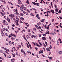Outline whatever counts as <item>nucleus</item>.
<instances>
[{"label": "nucleus", "mask_w": 62, "mask_h": 62, "mask_svg": "<svg viewBox=\"0 0 62 62\" xmlns=\"http://www.w3.org/2000/svg\"><path fill=\"white\" fill-rule=\"evenodd\" d=\"M2 12H3V13H3H2V12H0V13H1V14H2V16H4V14L5 15L6 14V13H5V12H4V11L3 10H2Z\"/></svg>", "instance_id": "obj_1"}, {"label": "nucleus", "mask_w": 62, "mask_h": 62, "mask_svg": "<svg viewBox=\"0 0 62 62\" xmlns=\"http://www.w3.org/2000/svg\"><path fill=\"white\" fill-rule=\"evenodd\" d=\"M3 23L4 24V25H5L6 24V25H8V23H7V22H6L5 20H4L3 21Z\"/></svg>", "instance_id": "obj_2"}, {"label": "nucleus", "mask_w": 62, "mask_h": 62, "mask_svg": "<svg viewBox=\"0 0 62 62\" xmlns=\"http://www.w3.org/2000/svg\"><path fill=\"white\" fill-rule=\"evenodd\" d=\"M33 5H36L37 6H39V3H35V2H33Z\"/></svg>", "instance_id": "obj_3"}, {"label": "nucleus", "mask_w": 62, "mask_h": 62, "mask_svg": "<svg viewBox=\"0 0 62 62\" xmlns=\"http://www.w3.org/2000/svg\"><path fill=\"white\" fill-rule=\"evenodd\" d=\"M50 12H52V13L53 14L54 13V10H53L52 9L50 10Z\"/></svg>", "instance_id": "obj_4"}, {"label": "nucleus", "mask_w": 62, "mask_h": 62, "mask_svg": "<svg viewBox=\"0 0 62 62\" xmlns=\"http://www.w3.org/2000/svg\"><path fill=\"white\" fill-rule=\"evenodd\" d=\"M24 24H25L26 26H27V27H28V26H29V25H28V24L26 23H25V22L24 23Z\"/></svg>", "instance_id": "obj_5"}, {"label": "nucleus", "mask_w": 62, "mask_h": 62, "mask_svg": "<svg viewBox=\"0 0 62 62\" xmlns=\"http://www.w3.org/2000/svg\"><path fill=\"white\" fill-rule=\"evenodd\" d=\"M18 3L19 4H22V3H21V1L20 0H18Z\"/></svg>", "instance_id": "obj_6"}, {"label": "nucleus", "mask_w": 62, "mask_h": 62, "mask_svg": "<svg viewBox=\"0 0 62 62\" xmlns=\"http://www.w3.org/2000/svg\"><path fill=\"white\" fill-rule=\"evenodd\" d=\"M42 39L43 40H46V38H45V37H43L42 38Z\"/></svg>", "instance_id": "obj_7"}, {"label": "nucleus", "mask_w": 62, "mask_h": 62, "mask_svg": "<svg viewBox=\"0 0 62 62\" xmlns=\"http://www.w3.org/2000/svg\"><path fill=\"white\" fill-rule=\"evenodd\" d=\"M58 54H62V51H60L58 53Z\"/></svg>", "instance_id": "obj_8"}, {"label": "nucleus", "mask_w": 62, "mask_h": 62, "mask_svg": "<svg viewBox=\"0 0 62 62\" xmlns=\"http://www.w3.org/2000/svg\"><path fill=\"white\" fill-rule=\"evenodd\" d=\"M11 39H12V40H14V39H15V38L12 37V38H11Z\"/></svg>", "instance_id": "obj_9"}, {"label": "nucleus", "mask_w": 62, "mask_h": 62, "mask_svg": "<svg viewBox=\"0 0 62 62\" xmlns=\"http://www.w3.org/2000/svg\"><path fill=\"white\" fill-rule=\"evenodd\" d=\"M54 34H56V29H54Z\"/></svg>", "instance_id": "obj_10"}, {"label": "nucleus", "mask_w": 62, "mask_h": 62, "mask_svg": "<svg viewBox=\"0 0 62 62\" xmlns=\"http://www.w3.org/2000/svg\"><path fill=\"white\" fill-rule=\"evenodd\" d=\"M12 49L14 51H17V50H16V49H15V47H13V48Z\"/></svg>", "instance_id": "obj_11"}, {"label": "nucleus", "mask_w": 62, "mask_h": 62, "mask_svg": "<svg viewBox=\"0 0 62 62\" xmlns=\"http://www.w3.org/2000/svg\"><path fill=\"white\" fill-rule=\"evenodd\" d=\"M20 20H22V21H24V18H20Z\"/></svg>", "instance_id": "obj_12"}, {"label": "nucleus", "mask_w": 62, "mask_h": 62, "mask_svg": "<svg viewBox=\"0 0 62 62\" xmlns=\"http://www.w3.org/2000/svg\"><path fill=\"white\" fill-rule=\"evenodd\" d=\"M55 11L56 12H57L58 11V8L56 9H55Z\"/></svg>", "instance_id": "obj_13"}, {"label": "nucleus", "mask_w": 62, "mask_h": 62, "mask_svg": "<svg viewBox=\"0 0 62 62\" xmlns=\"http://www.w3.org/2000/svg\"><path fill=\"white\" fill-rule=\"evenodd\" d=\"M28 35H29V36H31V33H28Z\"/></svg>", "instance_id": "obj_14"}, {"label": "nucleus", "mask_w": 62, "mask_h": 62, "mask_svg": "<svg viewBox=\"0 0 62 62\" xmlns=\"http://www.w3.org/2000/svg\"><path fill=\"white\" fill-rule=\"evenodd\" d=\"M12 35H11V34L10 35L8 36V37L9 38H10V37L12 36Z\"/></svg>", "instance_id": "obj_15"}, {"label": "nucleus", "mask_w": 62, "mask_h": 62, "mask_svg": "<svg viewBox=\"0 0 62 62\" xmlns=\"http://www.w3.org/2000/svg\"><path fill=\"white\" fill-rule=\"evenodd\" d=\"M15 60V59H14V58H13V59H12L11 60V61L12 62H13Z\"/></svg>", "instance_id": "obj_16"}, {"label": "nucleus", "mask_w": 62, "mask_h": 62, "mask_svg": "<svg viewBox=\"0 0 62 62\" xmlns=\"http://www.w3.org/2000/svg\"><path fill=\"white\" fill-rule=\"evenodd\" d=\"M12 54L13 56V57H15V56H16V54Z\"/></svg>", "instance_id": "obj_17"}, {"label": "nucleus", "mask_w": 62, "mask_h": 62, "mask_svg": "<svg viewBox=\"0 0 62 62\" xmlns=\"http://www.w3.org/2000/svg\"><path fill=\"white\" fill-rule=\"evenodd\" d=\"M1 34L2 36H3V37H4V36H5V35H4V33L3 32L1 33Z\"/></svg>", "instance_id": "obj_18"}, {"label": "nucleus", "mask_w": 62, "mask_h": 62, "mask_svg": "<svg viewBox=\"0 0 62 62\" xmlns=\"http://www.w3.org/2000/svg\"><path fill=\"white\" fill-rule=\"evenodd\" d=\"M11 35H12V36H14V37H16V35H14V34L13 35L12 34V33H11Z\"/></svg>", "instance_id": "obj_19"}, {"label": "nucleus", "mask_w": 62, "mask_h": 62, "mask_svg": "<svg viewBox=\"0 0 62 62\" xmlns=\"http://www.w3.org/2000/svg\"><path fill=\"white\" fill-rule=\"evenodd\" d=\"M46 50L47 51H50V49H49V48H46Z\"/></svg>", "instance_id": "obj_20"}, {"label": "nucleus", "mask_w": 62, "mask_h": 62, "mask_svg": "<svg viewBox=\"0 0 62 62\" xmlns=\"http://www.w3.org/2000/svg\"><path fill=\"white\" fill-rule=\"evenodd\" d=\"M49 25H48L47 28H46V29H48L49 28Z\"/></svg>", "instance_id": "obj_21"}, {"label": "nucleus", "mask_w": 62, "mask_h": 62, "mask_svg": "<svg viewBox=\"0 0 62 62\" xmlns=\"http://www.w3.org/2000/svg\"><path fill=\"white\" fill-rule=\"evenodd\" d=\"M39 17V15H38V14H37L36 15V17Z\"/></svg>", "instance_id": "obj_22"}, {"label": "nucleus", "mask_w": 62, "mask_h": 62, "mask_svg": "<svg viewBox=\"0 0 62 62\" xmlns=\"http://www.w3.org/2000/svg\"><path fill=\"white\" fill-rule=\"evenodd\" d=\"M20 9L21 11H23V8L22 7H20Z\"/></svg>", "instance_id": "obj_23"}, {"label": "nucleus", "mask_w": 62, "mask_h": 62, "mask_svg": "<svg viewBox=\"0 0 62 62\" xmlns=\"http://www.w3.org/2000/svg\"><path fill=\"white\" fill-rule=\"evenodd\" d=\"M39 44H40L39 45H40L41 46H42V44L40 43V42H39Z\"/></svg>", "instance_id": "obj_24"}, {"label": "nucleus", "mask_w": 62, "mask_h": 62, "mask_svg": "<svg viewBox=\"0 0 62 62\" xmlns=\"http://www.w3.org/2000/svg\"><path fill=\"white\" fill-rule=\"evenodd\" d=\"M16 18L17 20H18V21H19L20 20V19H19V18H18L17 16L16 17Z\"/></svg>", "instance_id": "obj_25"}, {"label": "nucleus", "mask_w": 62, "mask_h": 62, "mask_svg": "<svg viewBox=\"0 0 62 62\" xmlns=\"http://www.w3.org/2000/svg\"><path fill=\"white\" fill-rule=\"evenodd\" d=\"M45 20V19H42V20H41V22H44V21Z\"/></svg>", "instance_id": "obj_26"}, {"label": "nucleus", "mask_w": 62, "mask_h": 62, "mask_svg": "<svg viewBox=\"0 0 62 62\" xmlns=\"http://www.w3.org/2000/svg\"><path fill=\"white\" fill-rule=\"evenodd\" d=\"M9 43H10V45H11V44H12L11 42V41H9Z\"/></svg>", "instance_id": "obj_27"}, {"label": "nucleus", "mask_w": 62, "mask_h": 62, "mask_svg": "<svg viewBox=\"0 0 62 62\" xmlns=\"http://www.w3.org/2000/svg\"><path fill=\"white\" fill-rule=\"evenodd\" d=\"M35 27H36L37 28V29H39V27H38L37 25H35Z\"/></svg>", "instance_id": "obj_28"}, {"label": "nucleus", "mask_w": 62, "mask_h": 62, "mask_svg": "<svg viewBox=\"0 0 62 62\" xmlns=\"http://www.w3.org/2000/svg\"><path fill=\"white\" fill-rule=\"evenodd\" d=\"M29 46H30V49H32V47H31V45H29Z\"/></svg>", "instance_id": "obj_29"}, {"label": "nucleus", "mask_w": 62, "mask_h": 62, "mask_svg": "<svg viewBox=\"0 0 62 62\" xmlns=\"http://www.w3.org/2000/svg\"><path fill=\"white\" fill-rule=\"evenodd\" d=\"M12 18H14L15 16H14V15L13 14V15H12Z\"/></svg>", "instance_id": "obj_30"}, {"label": "nucleus", "mask_w": 62, "mask_h": 62, "mask_svg": "<svg viewBox=\"0 0 62 62\" xmlns=\"http://www.w3.org/2000/svg\"><path fill=\"white\" fill-rule=\"evenodd\" d=\"M7 20L8 21L9 23H10V19H8V20Z\"/></svg>", "instance_id": "obj_31"}, {"label": "nucleus", "mask_w": 62, "mask_h": 62, "mask_svg": "<svg viewBox=\"0 0 62 62\" xmlns=\"http://www.w3.org/2000/svg\"><path fill=\"white\" fill-rule=\"evenodd\" d=\"M16 23V25H17L18 26L19 25V23H18V22H17Z\"/></svg>", "instance_id": "obj_32"}, {"label": "nucleus", "mask_w": 62, "mask_h": 62, "mask_svg": "<svg viewBox=\"0 0 62 62\" xmlns=\"http://www.w3.org/2000/svg\"><path fill=\"white\" fill-rule=\"evenodd\" d=\"M20 16H21V17H23V14H22V13H20Z\"/></svg>", "instance_id": "obj_33"}, {"label": "nucleus", "mask_w": 62, "mask_h": 62, "mask_svg": "<svg viewBox=\"0 0 62 62\" xmlns=\"http://www.w3.org/2000/svg\"><path fill=\"white\" fill-rule=\"evenodd\" d=\"M27 1L26 2V3L27 4H29V1L28 0H26Z\"/></svg>", "instance_id": "obj_34"}, {"label": "nucleus", "mask_w": 62, "mask_h": 62, "mask_svg": "<svg viewBox=\"0 0 62 62\" xmlns=\"http://www.w3.org/2000/svg\"><path fill=\"white\" fill-rule=\"evenodd\" d=\"M31 15L32 16H34V15H33V13H31Z\"/></svg>", "instance_id": "obj_35"}, {"label": "nucleus", "mask_w": 62, "mask_h": 62, "mask_svg": "<svg viewBox=\"0 0 62 62\" xmlns=\"http://www.w3.org/2000/svg\"><path fill=\"white\" fill-rule=\"evenodd\" d=\"M48 58L49 59H52V57H48Z\"/></svg>", "instance_id": "obj_36"}, {"label": "nucleus", "mask_w": 62, "mask_h": 62, "mask_svg": "<svg viewBox=\"0 0 62 62\" xmlns=\"http://www.w3.org/2000/svg\"><path fill=\"white\" fill-rule=\"evenodd\" d=\"M33 30H34V31H36V29L35 28H33Z\"/></svg>", "instance_id": "obj_37"}, {"label": "nucleus", "mask_w": 62, "mask_h": 62, "mask_svg": "<svg viewBox=\"0 0 62 62\" xmlns=\"http://www.w3.org/2000/svg\"><path fill=\"white\" fill-rule=\"evenodd\" d=\"M45 43L46 46H48V44H47V43L46 42H45Z\"/></svg>", "instance_id": "obj_38"}, {"label": "nucleus", "mask_w": 62, "mask_h": 62, "mask_svg": "<svg viewBox=\"0 0 62 62\" xmlns=\"http://www.w3.org/2000/svg\"><path fill=\"white\" fill-rule=\"evenodd\" d=\"M24 6V5H21V8H23V7Z\"/></svg>", "instance_id": "obj_39"}, {"label": "nucleus", "mask_w": 62, "mask_h": 62, "mask_svg": "<svg viewBox=\"0 0 62 62\" xmlns=\"http://www.w3.org/2000/svg\"><path fill=\"white\" fill-rule=\"evenodd\" d=\"M6 31H8V32H9V31H8V29L7 28H6Z\"/></svg>", "instance_id": "obj_40"}, {"label": "nucleus", "mask_w": 62, "mask_h": 62, "mask_svg": "<svg viewBox=\"0 0 62 62\" xmlns=\"http://www.w3.org/2000/svg\"><path fill=\"white\" fill-rule=\"evenodd\" d=\"M24 10H26V8L25 7H24L23 8Z\"/></svg>", "instance_id": "obj_41"}, {"label": "nucleus", "mask_w": 62, "mask_h": 62, "mask_svg": "<svg viewBox=\"0 0 62 62\" xmlns=\"http://www.w3.org/2000/svg\"><path fill=\"white\" fill-rule=\"evenodd\" d=\"M21 52H22V53H23V52H24V51H23V49H21Z\"/></svg>", "instance_id": "obj_42"}, {"label": "nucleus", "mask_w": 62, "mask_h": 62, "mask_svg": "<svg viewBox=\"0 0 62 62\" xmlns=\"http://www.w3.org/2000/svg\"><path fill=\"white\" fill-rule=\"evenodd\" d=\"M9 16H10V17H11V18H12V14H11Z\"/></svg>", "instance_id": "obj_43"}, {"label": "nucleus", "mask_w": 62, "mask_h": 62, "mask_svg": "<svg viewBox=\"0 0 62 62\" xmlns=\"http://www.w3.org/2000/svg\"><path fill=\"white\" fill-rule=\"evenodd\" d=\"M16 54L17 55H18V52H16Z\"/></svg>", "instance_id": "obj_44"}, {"label": "nucleus", "mask_w": 62, "mask_h": 62, "mask_svg": "<svg viewBox=\"0 0 62 62\" xmlns=\"http://www.w3.org/2000/svg\"><path fill=\"white\" fill-rule=\"evenodd\" d=\"M3 31H5V30H6V29L4 28H3Z\"/></svg>", "instance_id": "obj_45"}, {"label": "nucleus", "mask_w": 62, "mask_h": 62, "mask_svg": "<svg viewBox=\"0 0 62 62\" xmlns=\"http://www.w3.org/2000/svg\"><path fill=\"white\" fill-rule=\"evenodd\" d=\"M37 46H39V47H41V46H40V45H39V44H38L37 45Z\"/></svg>", "instance_id": "obj_46"}, {"label": "nucleus", "mask_w": 62, "mask_h": 62, "mask_svg": "<svg viewBox=\"0 0 62 62\" xmlns=\"http://www.w3.org/2000/svg\"><path fill=\"white\" fill-rule=\"evenodd\" d=\"M24 39H25V40H26V41H27V39H26V38H25V37H24Z\"/></svg>", "instance_id": "obj_47"}, {"label": "nucleus", "mask_w": 62, "mask_h": 62, "mask_svg": "<svg viewBox=\"0 0 62 62\" xmlns=\"http://www.w3.org/2000/svg\"><path fill=\"white\" fill-rule=\"evenodd\" d=\"M1 33H3V30H2V29H1Z\"/></svg>", "instance_id": "obj_48"}, {"label": "nucleus", "mask_w": 62, "mask_h": 62, "mask_svg": "<svg viewBox=\"0 0 62 62\" xmlns=\"http://www.w3.org/2000/svg\"><path fill=\"white\" fill-rule=\"evenodd\" d=\"M61 11L60 10L58 12V13H61Z\"/></svg>", "instance_id": "obj_49"}, {"label": "nucleus", "mask_w": 62, "mask_h": 62, "mask_svg": "<svg viewBox=\"0 0 62 62\" xmlns=\"http://www.w3.org/2000/svg\"><path fill=\"white\" fill-rule=\"evenodd\" d=\"M45 28L46 29V28H47V25H45Z\"/></svg>", "instance_id": "obj_50"}, {"label": "nucleus", "mask_w": 62, "mask_h": 62, "mask_svg": "<svg viewBox=\"0 0 62 62\" xmlns=\"http://www.w3.org/2000/svg\"><path fill=\"white\" fill-rule=\"evenodd\" d=\"M0 53H3V50H1V51H0Z\"/></svg>", "instance_id": "obj_51"}, {"label": "nucleus", "mask_w": 62, "mask_h": 62, "mask_svg": "<svg viewBox=\"0 0 62 62\" xmlns=\"http://www.w3.org/2000/svg\"><path fill=\"white\" fill-rule=\"evenodd\" d=\"M8 19H9L8 17L7 16V20H8Z\"/></svg>", "instance_id": "obj_52"}, {"label": "nucleus", "mask_w": 62, "mask_h": 62, "mask_svg": "<svg viewBox=\"0 0 62 62\" xmlns=\"http://www.w3.org/2000/svg\"><path fill=\"white\" fill-rule=\"evenodd\" d=\"M27 11H28V13H29L30 12V11L27 9Z\"/></svg>", "instance_id": "obj_53"}, {"label": "nucleus", "mask_w": 62, "mask_h": 62, "mask_svg": "<svg viewBox=\"0 0 62 62\" xmlns=\"http://www.w3.org/2000/svg\"><path fill=\"white\" fill-rule=\"evenodd\" d=\"M32 43H33V44H34L35 46L36 45V43H35L34 42H33Z\"/></svg>", "instance_id": "obj_54"}, {"label": "nucleus", "mask_w": 62, "mask_h": 62, "mask_svg": "<svg viewBox=\"0 0 62 62\" xmlns=\"http://www.w3.org/2000/svg\"><path fill=\"white\" fill-rule=\"evenodd\" d=\"M54 6H55V8H57V6H56V5L55 4Z\"/></svg>", "instance_id": "obj_55"}, {"label": "nucleus", "mask_w": 62, "mask_h": 62, "mask_svg": "<svg viewBox=\"0 0 62 62\" xmlns=\"http://www.w3.org/2000/svg\"><path fill=\"white\" fill-rule=\"evenodd\" d=\"M35 49L36 51H38V48L37 47H35Z\"/></svg>", "instance_id": "obj_56"}, {"label": "nucleus", "mask_w": 62, "mask_h": 62, "mask_svg": "<svg viewBox=\"0 0 62 62\" xmlns=\"http://www.w3.org/2000/svg\"><path fill=\"white\" fill-rule=\"evenodd\" d=\"M34 38L36 39H37V36H35V37H34Z\"/></svg>", "instance_id": "obj_57"}, {"label": "nucleus", "mask_w": 62, "mask_h": 62, "mask_svg": "<svg viewBox=\"0 0 62 62\" xmlns=\"http://www.w3.org/2000/svg\"><path fill=\"white\" fill-rule=\"evenodd\" d=\"M32 54L33 56H34L35 55V54H34L33 53H32Z\"/></svg>", "instance_id": "obj_58"}, {"label": "nucleus", "mask_w": 62, "mask_h": 62, "mask_svg": "<svg viewBox=\"0 0 62 62\" xmlns=\"http://www.w3.org/2000/svg\"><path fill=\"white\" fill-rule=\"evenodd\" d=\"M43 36H44V37H45L46 36V34H43Z\"/></svg>", "instance_id": "obj_59"}, {"label": "nucleus", "mask_w": 62, "mask_h": 62, "mask_svg": "<svg viewBox=\"0 0 62 62\" xmlns=\"http://www.w3.org/2000/svg\"><path fill=\"white\" fill-rule=\"evenodd\" d=\"M12 26H13V27H14L15 26V25L14 24H13L12 25Z\"/></svg>", "instance_id": "obj_60"}, {"label": "nucleus", "mask_w": 62, "mask_h": 62, "mask_svg": "<svg viewBox=\"0 0 62 62\" xmlns=\"http://www.w3.org/2000/svg\"><path fill=\"white\" fill-rule=\"evenodd\" d=\"M23 13H24V14H25V13H26V12H25V11H24L23 12Z\"/></svg>", "instance_id": "obj_61"}, {"label": "nucleus", "mask_w": 62, "mask_h": 62, "mask_svg": "<svg viewBox=\"0 0 62 62\" xmlns=\"http://www.w3.org/2000/svg\"><path fill=\"white\" fill-rule=\"evenodd\" d=\"M21 62H24L23 61V60L22 59L21 60Z\"/></svg>", "instance_id": "obj_62"}, {"label": "nucleus", "mask_w": 62, "mask_h": 62, "mask_svg": "<svg viewBox=\"0 0 62 62\" xmlns=\"http://www.w3.org/2000/svg\"><path fill=\"white\" fill-rule=\"evenodd\" d=\"M54 19H53L52 20V22H54Z\"/></svg>", "instance_id": "obj_63"}, {"label": "nucleus", "mask_w": 62, "mask_h": 62, "mask_svg": "<svg viewBox=\"0 0 62 62\" xmlns=\"http://www.w3.org/2000/svg\"><path fill=\"white\" fill-rule=\"evenodd\" d=\"M0 62H2V60H0Z\"/></svg>", "instance_id": "obj_64"}]
</instances>
